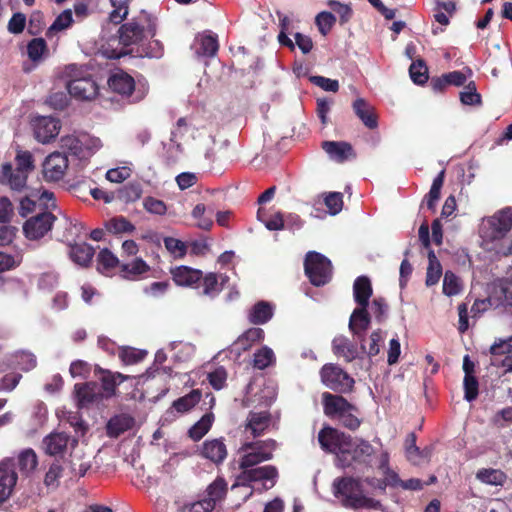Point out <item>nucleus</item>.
<instances>
[{
  "label": "nucleus",
  "mask_w": 512,
  "mask_h": 512,
  "mask_svg": "<svg viewBox=\"0 0 512 512\" xmlns=\"http://www.w3.org/2000/svg\"><path fill=\"white\" fill-rule=\"evenodd\" d=\"M512 228V209L505 208L482 219L479 226L481 247L496 255L512 254V240L508 236Z\"/></svg>",
  "instance_id": "f257e3e1"
},
{
  "label": "nucleus",
  "mask_w": 512,
  "mask_h": 512,
  "mask_svg": "<svg viewBox=\"0 0 512 512\" xmlns=\"http://www.w3.org/2000/svg\"><path fill=\"white\" fill-rule=\"evenodd\" d=\"M332 492L341 505L348 509H379L380 501L366 495L362 483L353 477H340L334 479Z\"/></svg>",
  "instance_id": "f03ea898"
},
{
  "label": "nucleus",
  "mask_w": 512,
  "mask_h": 512,
  "mask_svg": "<svg viewBox=\"0 0 512 512\" xmlns=\"http://www.w3.org/2000/svg\"><path fill=\"white\" fill-rule=\"evenodd\" d=\"M243 470L238 482L232 486V489L241 491L245 499L251 495L250 489H255L256 484L259 483L263 489L268 490L276 484L278 478V471L273 465L250 467Z\"/></svg>",
  "instance_id": "7ed1b4c3"
},
{
  "label": "nucleus",
  "mask_w": 512,
  "mask_h": 512,
  "mask_svg": "<svg viewBox=\"0 0 512 512\" xmlns=\"http://www.w3.org/2000/svg\"><path fill=\"white\" fill-rule=\"evenodd\" d=\"M318 440L323 450L336 454L339 465L346 467L347 454H350L353 448V441L349 435L325 427L319 432Z\"/></svg>",
  "instance_id": "20e7f679"
},
{
  "label": "nucleus",
  "mask_w": 512,
  "mask_h": 512,
  "mask_svg": "<svg viewBox=\"0 0 512 512\" xmlns=\"http://www.w3.org/2000/svg\"><path fill=\"white\" fill-rule=\"evenodd\" d=\"M155 23L149 14L142 12L137 19L122 25L119 29V40L125 46L137 44L147 37H154Z\"/></svg>",
  "instance_id": "39448f33"
},
{
  "label": "nucleus",
  "mask_w": 512,
  "mask_h": 512,
  "mask_svg": "<svg viewBox=\"0 0 512 512\" xmlns=\"http://www.w3.org/2000/svg\"><path fill=\"white\" fill-rule=\"evenodd\" d=\"M102 146L99 138L86 133L68 134L60 138L61 149L80 160L90 158Z\"/></svg>",
  "instance_id": "423d86ee"
},
{
  "label": "nucleus",
  "mask_w": 512,
  "mask_h": 512,
  "mask_svg": "<svg viewBox=\"0 0 512 512\" xmlns=\"http://www.w3.org/2000/svg\"><path fill=\"white\" fill-rule=\"evenodd\" d=\"M276 447L277 443L272 439L245 442L240 448V453L242 454L240 467L247 469L272 459Z\"/></svg>",
  "instance_id": "0eeeda50"
},
{
  "label": "nucleus",
  "mask_w": 512,
  "mask_h": 512,
  "mask_svg": "<svg viewBox=\"0 0 512 512\" xmlns=\"http://www.w3.org/2000/svg\"><path fill=\"white\" fill-rule=\"evenodd\" d=\"M304 267L310 282L315 286L325 285L332 277L330 260L318 252L311 251L307 253Z\"/></svg>",
  "instance_id": "6e6552de"
},
{
  "label": "nucleus",
  "mask_w": 512,
  "mask_h": 512,
  "mask_svg": "<svg viewBox=\"0 0 512 512\" xmlns=\"http://www.w3.org/2000/svg\"><path fill=\"white\" fill-rule=\"evenodd\" d=\"M322 383L329 389L340 393L350 392L354 379L336 364H326L320 371Z\"/></svg>",
  "instance_id": "1a4fd4ad"
},
{
  "label": "nucleus",
  "mask_w": 512,
  "mask_h": 512,
  "mask_svg": "<svg viewBox=\"0 0 512 512\" xmlns=\"http://www.w3.org/2000/svg\"><path fill=\"white\" fill-rule=\"evenodd\" d=\"M56 216L51 211L39 212L23 224V233L30 241H37L51 231Z\"/></svg>",
  "instance_id": "9d476101"
},
{
  "label": "nucleus",
  "mask_w": 512,
  "mask_h": 512,
  "mask_svg": "<svg viewBox=\"0 0 512 512\" xmlns=\"http://www.w3.org/2000/svg\"><path fill=\"white\" fill-rule=\"evenodd\" d=\"M34 138L41 144L52 142L61 130V122L52 116H35L31 120Z\"/></svg>",
  "instance_id": "9b49d317"
},
{
  "label": "nucleus",
  "mask_w": 512,
  "mask_h": 512,
  "mask_svg": "<svg viewBox=\"0 0 512 512\" xmlns=\"http://www.w3.org/2000/svg\"><path fill=\"white\" fill-rule=\"evenodd\" d=\"M68 169V158L64 153L55 151L43 162V176L46 181L57 182L64 178Z\"/></svg>",
  "instance_id": "f8f14e48"
},
{
  "label": "nucleus",
  "mask_w": 512,
  "mask_h": 512,
  "mask_svg": "<svg viewBox=\"0 0 512 512\" xmlns=\"http://www.w3.org/2000/svg\"><path fill=\"white\" fill-rule=\"evenodd\" d=\"M67 90L76 100L91 101L98 95L99 87L92 77L86 76L69 80Z\"/></svg>",
  "instance_id": "ddd939ff"
},
{
  "label": "nucleus",
  "mask_w": 512,
  "mask_h": 512,
  "mask_svg": "<svg viewBox=\"0 0 512 512\" xmlns=\"http://www.w3.org/2000/svg\"><path fill=\"white\" fill-rule=\"evenodd\" d=\"M78 446V441L64 432H53L43 439V449L51 456L62 455L68 447L73 450Z\"/></svg>",
  "instance_id": "4468645a"
},
{
  "label": "nucleus",
  "mask_w": 512,
  "mask_h": 512,
  "mask_svg": "<svg viewBox=\"0 0 512 512\" xmlns=\"http://www.w3.org/2000/svg\"><path fill=\"white\" fill-rule=\"evenodd\" d=\"M322 400L324 413L330 418L338 419L348 410L353 408V405L350 404L345 398L339 395L331 394L329 392L322 394Z\"/></svg>",
  "instance_id": "2eb2a0df"
},
{
  "label": "nucleus",
  "mask_w": 512,
  "mask_h": 512,
  "mask_svg": "<svg viewBox=\"0 0 512 512\" xmlns=\"http://www.w3.org/2000/svg\"><path fill=\"white\" fill-rule=\"evenodd\" d=\"M272 425L271 414L266 411H251L247 417L245 431L253 437L261 436Z\"/></svg>",
  "instance_id": "dca6fc26"
},
{
  "label": "nucleus",
  "mask_w": 512,
  "mask_h": 512,
  "mask_svg": "<svg viewBox=\"0 0 512 512\" xmlns=\"http://www.w3.org/2000/svg\"><path fill=\"white\" fill-rule=\"evenodd\" d=\"M74 392L79 407H87L97 402L102 396L99 386L94 382L76 384Z\"/></svg>",
  "instance_id": "f3484780"
},
{
  "label": "nucleus",
  "mask_w": 512,
  "mask_h": 512,
  "mask_svg": "<svg viewBox=\"0 0 512 512\" xmlns=\"http://www.w3.org/2000/svg\"><path fill=\"white\" fill-rule=\"evenodd\" d=\"M323 150L333 161L342 163L353 157L352 146L343 141H324L322 143Z\"/></svg>",
  "instance_id": "a211bd4d"
},
{
  "label": "nucleus",
  "mask_w": 512,
  "mask_h": 512,
  "mask_svg": "<svg viewBox=\"0 0 512 512\" xmlns=\"http://www.w3.org/2000/svg\"><path fill=\"white\" fill-rule=\"evenodd\" d=\"M171 274L176 285L184 287H194L202 279V271L188 266L175 267Z\"/></svg>",
  "instance_id": "6ab92c4d"
},
{
  "label": "nucleus",
  "mask_w": 512,
  "mask_h": 512,
  "mask_svg": "<svg viewBox=\"0 0 512 512\" xmlns=\"http://www.w3.org/2000/svg\"><path fill=\"white\" fill-rule=\"evenodd\" d=\"M27 177L28 174L17 169L13 170L9 163L2 165L0 182L9 185L12 190H22L26 186Z\"/></svg>",
  "instance_id": "aec40b11"
},
{
  "label": "nucleus",
  "mask_w": 512,
  "mask_h": 512,
  "mask_svg": "<svg viewBox=\"0 0 512 512\" xmlns=\"http://www.w3.org/2000/svg\"><path fill=\"white\" fill-rule=\"evenodd\" d=\"M109 88L122 95L130 96L135 87L134 79L123 71H116L108 79Z\"/></svg>",
  "instance_id": "412c9836"
},
{
  "label": "nucleus",
  "mask_w": 512,
  "mask_h": 512,
  "mask_svg": "<svg viewBox=\"0 0 512 512\" xmlns=\"http://www.w3.org/2000/svg\"><path fill=\"white\" fill-rule=\"evenodd\" d=\"M370 314L368 307H357L353 310L349 319V330L361 340L363 333L369 328Z\"/></svg>",
  "instance_id": "4be33fe9"
},
{
  "label": "nucleus",
  "mask_w": 512,
  "mask_h": 512,
  "mask_svg": "<svg viewBox=\"0 0 512 512\" xmlns=\"http://www.w3.org/2000/svg\"><path fill=\"white\" fill-rule=\"evenodd\" d=\"M352 106L355 114L367 128H377L378 121L374 108L365 99L357 98Z\"/></svg>",
  "instance_id": "5701e85b"
},
{
  "label": "nucleus",
  "mask_w": 512,
  "mask_h": 512,
  "mask_svg": "<svg viewBox=\"0 0 512 512\" xmlns=\"http://www.w3.org/2000/svg\"><path fill=\"white\" fill-rule=\"evenodd\" d=\"M201 455L213 463H221L227 456L226 445L221 439L207 440L203 443Z\"/></svg>",
  "instance_id": "b1692460"
},
{
  "label": "nucleus",
  "mask_w": 512,
  "mask_h": 512,
  "mask_svg": "<svg viewBox=\"0 0 512 512\" xmlns=\"http://www.w3.org/2000/svg\"><path fill=\"white\" fill-rule=\"evenodd\" d=\"M495 298V307L500 305L512 306V279H501L496 281L491 290Z\"/></svg>",
  "instance_id": "393cba45"
},
{
  "label": "nucleus",
  "mask_w": 512,
  "mask_h": 512,
  "mask_svg": "<svg viewBox=\"0 0 512 512\" xmlns=\"http://www.w3.org/2000/svg\"><path fill=\"white\" fill-rule=\"evenodd\" d=\"M194 48L198 56H215L218 51L217 37L211 34H200L195 38Z\"/></svg>",
  "instance_id": "a878e982"
},
{
  "label": "nucleus",
  "mask_w": 512,
  "mask_h": 512,
  "mask_svg": "<svg viewBox=\"0 0 512 512\" xmlns=\"http://www.w3.org/2000/svg\"><path fill=\"white\" fill-rule=\"evenodd\" d=\"M372 295V286L369 278L360 276L354 281L353 297L358 307H368Z\"/></svg>",
  "instance_id": "bb28decb"
},
{
  "label": "nucleus",
  "mask_w": 512,
  "mask_h": 512,
  "mask_svg": "<svg viewBox=\"0 0 512 512\" xmlns=\"http://www.w3.org/2000/svg\"><path fill=\"white\" fill-rule=\"evenodd\" d=\"M17 474L6 464L0 465V501L7 500L16 484Z\"/></svg>",
  "instance_id": "cd10ccee"
},
{
  "label": "nucleus",
  "mask_w": 512,
  "mask_h": 512,
  "mask_svg": "<svg viewBox=\"0 0 512 512\" xmlns=\"http://www.w3.org/2000/svg\"><path fill=\"white\" fill-rule=\"evenodd\" d=\"M333 352L350 362L358 356L357 347L345 336H337L332 342Z\"/></svg>",
  "instance_id": "c85d7f7f"
},
{
  "label": "nucleus",
  "mask_w": 512,
  "mask_h": 512,
  "mask_svg": "<svg viewBox=\"0 0 512 512\" xmlns=\"http://www.w3.org/2000/svg\"><path fill=\"white\" fill-rule=\"evenodd\" d=\"M70 468L75 476L83 477L86 472L91 468L90 456L76 447L70 454Z\"/></svg>",
  "instance_id": "c756f323"
},
{
  "label": "nucleus",
  "mask_w": 512,
  "mask_h": 512,
  "mask_svg": "<svg viewBox=\"0 0 512 512\" xmlns=\"http://www.w3.org/2000/svg\"><path fill=\"white\" fill-rule=\"evenodd\" d=\"M69 255L75 264L87 267L94 256V249L87 243L75 244L71 246Z\"/></svg>",
  "instance_id": "7c9ffc66"
},
{
  "label": "nucleus",
  "mask_w": 512,
  "mask_h": 512,
  "mask_svg": "<svg viewBox=\"0 0 512 512\" xmlns=\"http://www.w3.org/2000/svg\"><path fill=\"white\" fill-rule=\"evenodd\" d=\"M227 491V484L223 478L215 479L206 489L203 499L215 508L225 496Z\"/></svg>",
  "instance_id": "2f4dec72"
},
{
  "label": "nucleus",
  "mask_w": 512,
  "mask_h": 512,
  "mask_svg": "<svg viewBox=\"0 0 512 512\" xmlns=\"http://www.w3.org/2000/svg\"><path fill=\"white\" fill-rule=\"evenodd\" d=\"M134 419L126 414L111 418L107 424V434L110 437H118L120 434L132 428Z\"/></svg>",
  "instance_id": "473e14b6"
},
{
  "label": "nucleus",
  "mask_w": 512,
  "mask_h": 512,
  "mask_svg": "<svg viewBox=\"0 0 512 512\" xmlns=\"http://www.w3.org/2000/svg\"><path fill=\"white\" fill-rule=\"evenodd\" d=\"M476 479L483 484L503 486L507 480V476L500 469L482 468L477 471Z\"/></svg>",
  "instance_id": "72a5a7b5"
},
{
  "label": "nucleus",
  "mask_w": 512,
  "mask_h": 512,
  "mask_svg": "<svg viewBox=\"0 0 512 512\" xmlns=\"http://www.w3.org/2000/svg\"><path fill=\"white\" fill-rule=\"evenodd\" d=\"M118 264V258L106 248L97 255V271L105 276H110Z\"/></svg>",
  "instance_id": "f704fd0d"
},
{
  "label": "nucleus",
  "mask_w": 512,
  "mask_h": 512,
  "mask_svg": "<svg viewBox=\"0 0 512 512\" xmlns=\"http://www.w3.org/2000/svg\"><path fill=\"white\" fill-rule=\"evenodd\" d=\"M273 316V307L265 301H260L253 306L249 313V321L253 324H264Z\"/></svg>",
  "instance_id": "c9c22d12"
},
{
  "label": "nucleus",
  "mask_w": 512,
  "mask_h": 512,
  "mask_svg": "<svg viewBox=\"0 0 512 512\" xmlns=\"http://www.w3.org/2000/svg\"><path fill=\"white\" fill-rule=\"evenodd\" d=\"M374 453L372 445L366 441L359 440L353 442V448L350 454H347V464L349 466L353 460L366 462Z\"/></svg>",
  "instance_id": "e433bc0d"
},
{
  "label": "nucleus",
  "mask_w": 512,
  "mask_h": 512,
  "mask_svg": "<svg viewBox=\"0 0 512 512\" xmlns=\"http://www.w3.org/2000/svg\"><path fill=\"white\" fill-rule=\"evenodd\" d=\"M106 230L111 234H130L135 230V226L123 216L110 218L105 222Z\"/></svg>",
  "instance_id": "4c0bfd02"
},
{
  "label": "nucleus",
  "mask_w": 512,
  "mask_h": 512,
  "mask_svg": "<svg viewBox=\"0 0 512 512\" xmlns=\"http://www.w3.org/2000/svg\"><path fill=\"white\" fill-rule=\"evenodd\" d=\"M98 370L101 373L100 379L102 382L103 390L106 392L107 397L113 395L116 386L127 379V377L121 373H112L110 371H104L100 368Z\"/></svg>",
  "instance_id": "58836bf2"
},
{
  "label": "nucleus",
  "mask_w": 512,
  "mask_h": 512,
  "mask_svg": "<svg viewBox=\"0 0 512 512\" xmlns=\"http://www.w3.org/2000/svg\"><path fill=\"white\" fill-rule=\"evenodd\" d=\"M412 445L406 446V457L409 462H411L413 465H421L428 461L430 457V450H420L416 446V436L412 433L410 434Z\"/></svg>",
  "instance_id": "ea45409f"
},
{
  "label": "nucleus",
  "mask_w": 512,
  "mask_h": 512,
  "mask_svg": "<svg viewBox=\"0 0 512 512\" xmlns=\"http://www.w3.org/2000/svg\"><path fill=\"white\" fill-rule=\"evenodd\" d=\"M149 271V266L141 258H136L132 262L122 264L121 272L124 278L133 279Z\"/></svg>",
  "instance_id": "a19ab883"
},
{
  "label": "nucleus",
  "mask_w": 512,
  "mask_h": 512,
  "mask_svg": "<svg viewBox=\"0 0 512 512\" xmlns=\"http://www.w3.org/2000/svg\"><path fill=\"white\" fill-rule=\"evenodd\" d=\"M275 362V354L268 346H263L254 353L253 366L259 370H263Z\"/></svg>",
  "instance_id": "79ce46f5"
},
{
  "label": "nucleus",
  "mask_w": 512,
  "mask_h": 512,
  "mask_svg": "<svg viewBox=\"0 0 512 512\" xmlns=\"http://www.w3.org/2000/svg\"><path fill=\"white\" fill-rule=\"evenodd\" d=\"M428 259L429 265L426 274V285L433 286L438 283L442 275V267L433 251L429 252Z\"/></svg>",
  "instance_id": "37998d69"
},
{
  "label": "nucleus",
  "mask_w": 512,
  "mask_h": 512,
  "mask_svg": "<svg viewBox=\"0 0 512 512\" xmlns=\"http://www.w3.org/2000/svg\"><path fill=\"white\" fill-rule=\"evenodd\" d=\"M37 464V455L32 449H26L18 456V467L20 471L26 475L33 472Z\"/></svg>",
  "instance_id": "c03bdc74"
},
{
  "label": "nucleus",
  "mask_w": 512,
  "mask_h": 512,
  "mask_svg": "<svg viewBox=\"0 0 512 512\" xmlns=\"http://www.w3.org/2000/svg\"><path fill=\"white\" fill-rule=\"evenodd\" d=\"M214 421L213 414H205L189 430V436L194 440H200L211 428Z\"/></svg>",
  "instance_id": "a18cd8bd"
},
{
  "label": "nucleus",
  "mask_w": 512,
  "mask_h": 512,
  "mask_svg": "<svg viewBox=\"0 0 512 512\" xmlns=\"http://www.w3.org/2000/svg\"><path fill=\"white\" fill-rule=\"evenodd\" d=\"M201 399V392L199 390H192L187 395L175 400L173 408L180 413H184L193 408Z\"/></svg>",
  "instance_id": "49530a36"
},
{
  "label": "nucleus",
  "mask_w": 512,
  "mask_h": 512,
  "mask_svg": "<svg viewBox=\"0 0 512 512\" xmlns=\"http://www.w3.org/2000/svg\"><path fill=\"white\" fill-rule=\"evenodd\" d=\"M455 8V3L452 1L437 2L434 13L435 20L439 24L447 26L449 24V18L453 15Z\"/></svg>",
  "instance_id": "de8ad7c7"
},
{
  "label": "nucleus",
  "mask_w": 512,
  "mask_h": 512,
  "mask_svg": "<svg viewBox=\"0 0 512 512\" xmlns=\"http://www.w3.org/2000/svg\"><path fill=\"white\" fill-rule=\"evenodd\" d=\"M213 213L212 208H207L204 204H197L192 210V217L196 219L197 226L203 230H209L213 226V221L210 216H205L206 212Z\"/></svg>",
  "instance_id": "09e8293b"
},
{
  "label": "nucleus",
  "mask_w": 512,
  "mask_h": 512,
  "mask_svg": "<svg viewBox=\"0 0 512 512\" xmlns=\"http://www.w3.org/2000/svg\"><path fill=\"white\" fill-rule=\"evenodd\" d=\"M462 291L460 279L451 271H446L443 279V293L448 296H455Z\"/></svg>",
  "instance_id": "8fccbe9b"
},
{
  "label": "nucleus",
  "mask_w": 512,
  "mask_h": 512,
  "mask_svg": "<svg viewBox=\"0 0 512 512\" xmlns=\"http://www.w3.org/2000/svg\"><path fill=\"white\" fill-rule=\"evenodd\" d=\"M130 0H110L113 10L109 14V20L115 24L122 22L128 15Z\"/></svg>",
  "instance_id": "3c124183"
},
{
  "label": "nucleus",
  "mask_w": 512,
  "mask_h": 512,
  "mask_svg": "<svg viewBox=\"0 0 512 512\" xmlns=\"http://www.w3.org/2000/svg\"><path fill=\"white\" fill-rule=\"evenodd\" d=\"M445 172L442 170L433 180L430 191L427 195V207L429 209H434L436 202L440 197V191L443 186Z\"/></svg>",
  "instance_id": "603ef678"
},
{
  "label": "nucleus",
  "mask_w": 512,
  "mask_h": 512,
  "mask_svg": "<svg viewBox=\"0 0 512 512\" xmlns=\"http://www.w3.org/2000/svg\"><path fill=\"white\" fill-rule=\"evenodd\" d=\"M409 73L416 84H424L428 80V69L422 60H417L410 65Z\"/></svg>",
  "instance_id": "864d4df0"
},
{
  "label": "nucleus",
  "mask_w": 512,
  "mask_h": 512,
  "mask_svg": "<svg viewBox=\"0 0 512 512\" xmlns=\"http://www.w3.org/2000/svg\"><path fill=\"white\" fill-rule=\"evenodd\" d=\"M46 50L47 45L43 38H34L27 45L28 57L34 62L40 60Z\"/></svg>",
  "instance_id": "5fc2aeb1"
},
{
  "label": "nucleus",
  "mask_w": 512,
  "mask_h": 512,
  "mask_svg": "<svg viewBox=\"0 0 512 512\" xmlns=\"http://www.w3.org/2000/svg\"><path fill=\"white\" fill-rule=\"evenodd\" d=\"M73 22V16L71 10H65L57 16L55 21L48 29V35L53 32H60L67 29Z\"/></svg>",
  "instance_id": "6e6d98bb"
},
{
  "label": "nucleus",
  "mask_w": 512,
  "mask_h": 512,
  "mask_svg": "<svg viewBox=\"0 0 512 512\" xmlns=\"http://www.w3.org/2000/svg\"><path fill=\"white\" fill-rule=\"evenodd\" d=\"M460 100L464 105H478L481 103V96L477 93L474 82L468 83L460 93Z\"/></svg>",
  "instance_id": "4d7b16f0"
},
{
  "label": "nucleus",
  "mask_w": 512,
  "mask_h": 512,
  "mask_svg": "<svg viewBox=\"0 0 512 512\" xmlns=\"http://www.w3.org/2000/svg\"><path fill=\"white\" fill-rule=\"evenodd\" d=\"M165 248L174 258H182L185 256L187 247L184 242L173 237H166L164 239Z\"/></svg>",
  "instance_id": "13d9d810"
},
{
  "label": "nucleus",
  "mask_w": 512,
  "mask_h": 512,
  "mask_svg": "<svg viewBox=\"0 0 512 512\" xmlns=\"http://www.w3.org/2000/svg\"><path fill=\"white\" fill-rule=\"evenodd\" d=\"M324 203L330 215H337L343 208L342 194L339 192H330L325 196Z\"/></svg>",
  "instance_id": "bf43d9fd"
},
{
  "label": "nucleus",
  "mask_w": 512,
  "mask_h": 512,
  "mask_svg": "<svg viewBox=\"0 0 512 512\" xmlns=\"http://www.w3.org/2000/svg\"><path fill=\"white\" fill-rule=\"evenodd\" d=\"M382 341L383 337L381 331H373L368 340V347L364 343L361 344V347L369 356H375L380 351V343Z\"/></svg>",
  "instance_id": "052dcab7"
},
{
  "label": "nucleus",
  "mask_w": 512,
  "mask_h": 512,
  "mask_svg": "<svg viewBox=\"0 0 512 512\" xmlns=\"http://www.w3.org/2000/svg\"><path fill=\"white\" fill-rule=\"evenodd\" d=\"M16 169L28 174L34 169L33 155L29 151H19L16 155Z\"/></svg>",
  "instance_id": "680f3d73"
},
{
  "label": "nucleus",
  "mask_w": 512,
  "mask_h": 512,
  "mask_svg": "<svg viewBox=\"0 0 512 512\" xmlns=\"http://www.w3.org/2000/svg\"><path fill=\"white\" fill-rule=\"evenodd\" d=\"M203 294L207 296H214L219 293L220 287L218 278L215 273H208L202 276Z\"/></svg>",
  "instance_id": "e2e57ef3"
},
{
  "label": "nucleus",
  "mask_w": 512,
  "mask_h": 512,
  "mask_svg": "<svg viewBox=\"0 0 512 512\" xmlns=\"http://www.w3.org/2000/svg\"><path fill=\"white\" fill-rule=\"evenodd\" d=\"M169 346L172 350L178 348V351L174 354V357L180 361L189 359L195 352L194 346L190 343L171 342Z\"/></svg>",
  "instance_id": "0e129e2a"
},
{
  "label": "nucleus",
  "mask_w": 512,
  "mask_h": 512,
  "mask_svg": "<svg viewBox=\"0 0 512 512\" xmlns=\"http://www.w3.org/2000/svg\"><path fill=\"white\" fill-rule=\"evenodd\" d=\"M146 356V352L135 348H125L120 352V358L127 365L140 362Z\"/></svg>",
  "instance_id": "69168bd1"
},
{
  "label": "nucleus",
  "mask_w": 512,
  "mask_h": 512,
  "mask_svg": "<svg viewBox=\"0 0 512 512\" xmlns=\"http://www.w3.org/2000/svg\"><path fill=\"white\" fill-rule=\"evenodd\" d=\"M15 358L17 366L24 371L33 369L37 363L34 354L27 351L18 352Z\"/></svg>",
  "instance_id": "338daca9"
},
{
  "label": "nucleus",
  "mask_w": 512,
  "mask_h": 512,
  "mask_svg": "<svg viewBox=\"0 0 512 512\" xmlns=\"http://www.w3.org/2000/svg\"><path fill=\"white\" fill-rule=\"evenodd\" d=\"M512 352V336L507 339H498L490 347L493 356L506 355Z\"/></svg>",
  "instance_id": "774afa93"
}]
</instances>
